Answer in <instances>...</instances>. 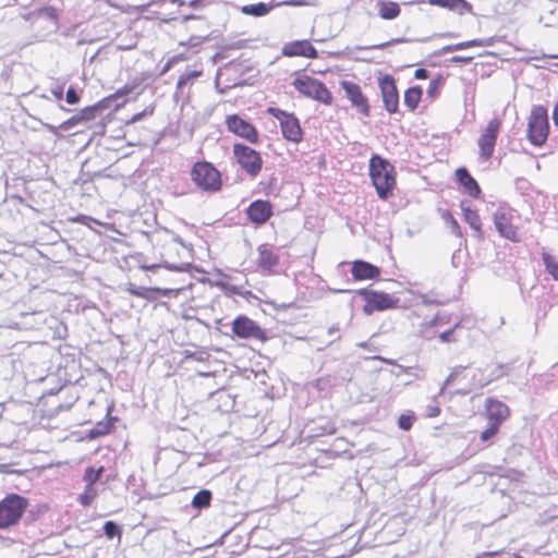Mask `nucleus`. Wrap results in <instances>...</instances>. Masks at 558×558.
Returning a JSON list of instances; mask_svg holds the SVG:
<instances>
[{
    "label": "nucleus",
    "instance_id": "nucleus-58",
    "mask_svg": "<svg viewBox=\"0 0 558 558\" xmlns=\"http://www.w3.org/2000/svg\"><path fill=\"white\" fill-rule=\"evenodd\" d=\"M497 555H499V551H485L478 558H485V557L492 558Z\"/></svg>",
    "mask_w": 558,
    "mask_h": 558
},
{
    "label": "nucleus",
    "instance_id": "nucleus-44",
    "mask_svg": "<svg viewBox=\"0 0 558 558\" xmlns=\"http://www.w3.org/2000/svg\"><path fill=\"white\" fill-rule=\"evenodd\" d=\"M153 112H154V108L147 107L143 111L135 113L126 123L128 124L136 123V122L141 121L144 117L153 114Z\"/></svg>",
    "mask_w": 558,
    "mask_h": 558
},
{
    "label": "nucleus",
    "instance_id": "nucleus-9",
    "mask_svg": "<svg viewBox=\"0 0 558 558\" xmlns=\"http://www.w3.org/2000/svg\"><path fill=\"white\" fill-rule=\"evenodd\" d=\"M357 293L363 296L366 304L363 312L366 315L373 314L375 311H385L395 307L398 300L388 293L377 292L368 289H361Z\"/></svg>",
    "mask_w": 558,
    "mask_h": 558
},
{
    "label": "nucleus",
    "instance_id": "nucleus-64",
    "mask_svg": "<svg viewBox=\"0 0 558 558\" xmlns=\"http://www.w3.org/2000/svg\"><path fill=\"white\" fill-rule=\"evenodd\" d=\"M39 97L45 99V100H49L50 99L47 95H40Z\"/></svg>",
    "mask_w": 558,
    "mask_h": 558
},
{
    "label": "nucleus",
    "instance_id": "nucleus-19",
    "mask_svg": "<svg viewBox=\"0 0 558 558\" xmlns=\"http://www.w3.org/2000/svg\"><path fill=\"white\" fill-rule=\"evenodd\" d=\"M351 274L355 280L375 279L380 270L377 266L365 260H355L352 264Z\"/></svg>",
    "mask_w": 558,
    "mask_h": 558
},
{
    "label": "nucleus",
    "instance_id": "nucleus-11",
    "mask_svg": "<svg viewBox=\"0 0 558 558\" xmlns=\"http://www.w3.org/2000/svg\"><path fill=\"white\" fill-rule=\"evenodd\" d=\"M378 85L386 110L389 113H396L398 111L399 95L393 77L391 75H384L379 77Z\"/></svg>",
    "mask_w": 558,
    "mask_h": 558
},
{
    "label": "nucleus",
    "instance_id": "nucleus-2",
    "mask_svg": "<svg viewBox=\"0 0 558 558\" xmlns=\"http://www.w3.org/2000/svg\"><path fill=\"white\" fill-rule=\"evenodd\" d=\"M28 506L25 497L9 494L0 501V529L4 530L15 525Z\"/></svg>",
    "mask_w": 558,
    "mask_h": 558
},
{
    "label": "nucleus",
    "instance_id": "nucleus-5",
    "mask_svg": "<svg viewBox=\"0 0 558 558\" xmlns=\"http://www.w3.org/2000/svg\"><path fill=\"white\" fill-rule=\"evenodd\" d=\"M292 86L307 98L325 105H330L332 101V95L326 85L314 77L307 75L299 76L292 82Z\"/></svg>",
    "mask_w": 558,
    "mask_h": 558
},
{
    "label": "nucleus",
    "instance_id": "nucleus-63",
    "mask_svg": "<svg viewBox=\"0 0 558 558\" xmlns=\"http://www.w3.org/2000/svg\"><path fill=\"white\" fill-rule=\"evenodd\" d=\"M131 293L136 295V296H142V294L140 292L135 291V290H132Z\"/></svg>",
    "mask_w": 558,
    "mask_h": 558
},
{
    "label": "nucleus",
    "instance_id": "nucleus-37",
    "mask_svg": "<svg viewBox=\"0 0 558 558\" xmlns=\"http://www.w3.org/2000/svg\"><path fill=\"white\" fill-rule=\"evenodd\" d=\"M104 468L94 469L93 466H88L84 473V481L87 482V485H94L101 476Z\"/></svg>",
    "mask_w": 558,
    "mask_h": 558
},
{
    "label": "nucleus",
    "instance_id": "nucleus-60",
    "mask_svg": "<svg viewBox=\"0 0 558 558\" xmlns=\"http://www.w3.org/2000/svg\"><path fill=\"white\" fill-rule=\"evenodd\" d=\"M0 473H9V464L0 463Z\"/></svg>",
    "mask_w": 558,
    "mask_h": 558
},
{
    "label": "nucleus",
    "instance_id": "nucleus-51",
    "mask_svg": "<svg viewBox=\"0 0 558 558\" xmlns=\"http://www.w3.org/2000/svg\"><path fill=\"white\" fill-rule=\"evenodd\" d=\"M429 76V72L426 69H417L415 70L414 77L417 80H426Z\"/></svg>",
    "mask_w": 558,
    "mask_h": 558
},
{
    "label": "nucleus",
    "instance_id": "nucleus-12",
    "mask_svg": "<svg viewBox=\"0 0 558 558\" xmlns=\"http://www.w3.org/2000/svg\"><path fill=\"white\" fill-rule=\"evenodd\" d=\"M226 124L230 132L245 138L250 143H256L258 141V133L255 126L238 114L228 116Z\"/></svg>",
    "mask_w": 558,
    "mask_h": 558
},
{
    "label": "nucleus",
    "instance_id": "nucleus-43",
    "mask_svg": "<svg viewBox=\"0 0 558 558\" xmlns=\"http://www.w3.org/2000/svg\"><path fill=\"white\" fill-rule=\"evenodd\" d=\"M414 417L412 415L402 414L398 420V426L402 430H409L413 425Z\"/></svg>",
    "mask_w": 558,
    "mask_h": 558
},
{
    "label": "nucleus",
    "instance_id": "nucleus-33",
    "mask_svg": "<svg viewBox=\"0 0 558 558\" xmlns=\"http://www.w3.org/2000/svg\"><path fill=\"white\" fill-rule=\"evenodd\" d=\"M441 218L445 221V223L448 226L450 231L456 236H459V238L462 236V231H461V228H460L458 221L454 219V217L448 210H444L441 213Z\"/></svg>",
    "mask_w": 558,
    "mask_h": 558
},
{
    "label": "nucleus",
    "instance_id": "nucleus-24",
    "mask_svg": "<svg viewBox=\"0 0 558 558\" xmlns=\"http://www.w3.org/2000/svg\"><path fill=\"white\" fill-rule=\"evenodd\" d=\"M488 43L484 39H472L468 41L458 43L454 45H447L436 52V56H442L452 51L464 50L471 47H485Z\"/></svg>",
    "mask_w": 558,
    "mask_h": 558
},
{
    "label": "nucleus",
    "instance_id": "nucleus-20",
    "mask_svg": "<svg viewBox=\"0 0 558 558\" xmlns=\"http://www.w3.org/2000/svg\"><path fill=\"white\" fill-rule=\"evenodd\" d=\"M490 384L489 375L485 374V371L483 368H476L474 369L471 379H470V388L465 390H459L457 393L460 395H468L472 390L483 389L487 385Z\"/></svg>",
    "mask_w": 558,
    "mask_h": 558
},
{
    "label": "nucleus",
    "instance_id": "nucleus-3",
    "mask_svg": "<svg viewBox=\"0 0 558 558\" xmlns=\"http://www.w3.org/2000/svg\"><path fill=\"white\" fill-rule=\"evenodd\" d=\"M549 123L547 109L543 106H534L527 122V138L534 146H542L547 141Z\"/></svg>",
    "mask_w": 558,
    "mask_h": 558
},
{
    "label": "nucleus",
    "instance_id": "nucleus-54",
    "mask_svg": "<svg viewBox=\"0 0 558 558\" xmlns=\"http://www.w3.org/2000/svg\"><path fill=\"white\" fill-rule=\"evenodd\" d=\"M473 60L472 57L454 56L451 61L454 63H470Z\"/></svg>",
    "mask_w": 558,
    "mask_h": 558
},
{
    "label": "nucleus",
    "instance_id": "nucleus-50",
    "mask_svg": "<svg viewBox=\"0 0 558 558\" xmlns=\"http://www.w3.org/2000/svg\"><path fill=\"white\" fill-rule=\"evenodd\" d=\"M328 336L330 338H332V340L330 341V343L335 340H338L340 339V328L338 325H332L331 327H329L328 329Z\"/></svg>",
    "mask_w": 558,
    "mask_h": 558
},
{
    "label": "nucleus",
    "instance_id": "nucleus-7",
    "mask_svg": "<svg viewBox=\"0 0 558 558\" xmlns=\"http://www.w3.org/2000/svg\"><path fill=\"white\" fill-rule=\"evenodd\" d=\"M501 128V120L498 118L492 119L483 133L477 140L480 158L483 161H488L494 154L498 134Z\"/></svg>",
    "mask_w": 558,
    "mask_h": 558
},
{
    "label": "nucleus",
    "instance_id": "nucleus-1",
    "mask_svg": "<svg viewBox=\"0 0 558 558\" xmlns=\"http://www.w3.org/2000/svg\"><path fill=\"white\" fill-rule=\"evenodd\" d=\"M369 177L381 199H387L396 186L393 166L379 155H373L369 159Z\"/></svg>",
    "mask_w": 558,
    "mask_h": 558
},
{
    "label": "nucleus",
    "instance_id": "nucleus-35",
    "mask_svg": "<svg viewBox=\"0 0 558 558\" xmlns=\"http://www.w3.org/2000/svg\"><path fill=\"white\" fill-rule=\"evenodd\" d=\"M465 369L466 367L462 365L454 366L449 376L444 381L442 386L440 387L439 395H442L445 389L451 384H453L463 374Z\"/></svg>",
    "mask_w": 558,
    "mask_h": 558
},
{
    "label": "nucleus",
    "instance_id": "nucleus-55",
    "mask_svg": "<svg viewBox=\"0 0 558 558\" xmlns=\"http://www.w3.org/2000/svg\"><path fill=\"white\" fill-rule=\"evenodd\" d=\"M283 4L300 7V5L305 4V1L304 0H289V1H284Z\"/></svg>",
    "mask_w": 558,
    "mask_h": 558
},
{
    "label": "nucleus",
    "instance_id": "nucleus-21",
    "mask_svg": "<svg viewBox=\"0 0 558 558\" xmlns=\"http://www.w3.org/2000/svg\"><path fill=\"white\" fill-rule=\"evenodd\" d=\"M428 2L433 5L457 12L460 15L472 10V5L465 0H428Z\"/></svg>",
    "mask_w": 558,
    "mask_h": 558
},
{
    "label": "nucleus",
    "instance_id": "nucleus-18",
    "mask_svg": "<svg viewBox=\"0 0 558 558\" xmlns=\"http://www.w3.org/2000/svg\"><path fill=\"white\" fill-rule=\"evenodd\" d=\"M457 181L464 189V192L473 198H478L482 191L476 180L470 174L468 169L459 168L456 171Z\"/></svg>",
    "mask_w": 558,
    "mask_h": 558
},
{
    "label": "nucleus",
    "instance_id": "nucleus-10",
    "mask_svg": "<svg viewBox=\"0 0 558 558\" xmlns=\"http://www.w3.org/2000/svg\"><path fill=\"white\" fill-rule=\"evenodd\" d=\"M345 93V97L350 100L351 105L363 116L368 117L371 107L367 98L364 96L361 87L350 81H342L340 83Z\"/></svg>",
    "mask_w": 558,
    "mask_h": 558
},
{
    "label": "nucleus",
    "instance_id": "nucleus-39",
    "mask_svg": "<svg viewBox=\"0 0 558 558\" xmlns=\"http://www.w3.org/2000/svg\"><path fill=\"white\" fill-rule=\"evenodd\" d=\"M142 78H134L131 83L125 84L122 88L118 89V96H126L133 93L142 84Z\"/></svg>",
    "mask_w": 558,
    "mask_h": 558
},
{
    "label": "nucleus",
    "instance_id": "nucleus-49",
    "mask_svg": "<svg viewBox=\"0 0 558 558\" xmlns=\"http://www.w3.org/2000/svg\"><path fill=\"white\" fill-rule=\"evenodd\" d=\"M439 89V82L437 80L430 81L428 88H427V95L429 97H435L438 94Z\"/></svg>",
    "mask_w": 558,
    "mask_h": 558
},
{
    "label": "nucleus",
    "instance_id": "nucleus-47",
    "mask_svg": "<svg viewBox=\"0 0 558 558\" xmlns=\"http://www.w3.org/2000/svg\"><path fill=\"white\" fill-rule=\"evenodd\" d=\"M456 327H458V324H457L453 328L448 329V330H446V331L441 332V333L439 335V339H440V341H441V342H444V343H447V342H453V341H456V339H454V337H453L454 328H456Z\"/></svg>",
    "mask_w": 558,
    "mask_h": 558
},
{
    "label": "nucleus",
    "instance_id": "nucleus-56",
    "mask_svg": "<svg viewBox=\"0 0 558 558\" xmlns=\"http://www.w3.org/2000/svg\"><path fill=\"white\" fill-rule=\"evenodd\" d=\"M421 299H422V303H423V304H434V303H436V301H435V300L430 299V298H429L428 295H426V294H423V295L421 296Z\"/></svg>",
    "mask_w": 558,
    "mask_h": 558
},
{
    "label": "nucleus",
    "instance_id": "nucleus-62",
    "mask_svg": "<svg viewBox=\"0 0 558 558\" xmlns=\"http://www.w3.org/2000/svg\"><path fill=\"white\" fill-rule=\"evenodd\" d=\"M357 347L363 348V349H367L368 348V342H366V341L360 342V343H357Z\"/></svg>",
    "mask_w": 558,
    "mask_h": 558
},
{
    "label": "nucleus",
    "instance_id": "nucleus-38",
    "mask_svg": "<svg viewBox=\"0 0 558 558\" xmlns=\"http://www.w3.org/2000/svg\"><path fill=\"white\" fill-rule=\"evenodd\" d=\"M104 533H105V535L108 538L112 539L116 536H120L121 535V529H120V526L116 522L107 521L104 524Z\"/></svg>",
    "mask_w": 558,
    "mask_h": 558
},
{
    "label": "nucleus",
    "instance_id": "nucleus-25",
    "mask_svg": "<svg viewBox=\"0 0 558 558\" xmlns=\"http://www.w3.org/2000/svg\"><path fill=\"white\" fill-rule=\"evenodd\" d=\"M378 15L384 20H393L399 16L401 10L397 2L379 0L377 2Z\"/></svg>",
    "mask_w": 558,
    "mask_h": 558
},
{
    "label": "nucleus",
    "instance_id": "nucleus-45",
    "mask_svg": "<svg viewBox=\"0 0 558 558\" xmlns=\"http://www.w3.org/2000/svg\"><path fill=\"white\" fill-rule=\"evenodd\" d=\"M65 101L69 104V105H75L80 101V96L78 94L76 93V90L74 89V87H70L68 90H66V95H65Z\"/></svg>",
    "mask_w": 558,
    "mask_h": 558
},
{
    "label": "nucleus",
    "instance_id": "nucleus-4",
    "mask_svg": "<svg viewBox=\"0 0 558 558\" xmlns=\"http://www.w3.org/2000/svg\"><path fill=\"white\" fill-rule=\"evenodd\" d=\"M191 179L204 191L216 192L221 187L220 172L207 161H198L193 166Z\"/></svg>",
    "mask_w": 558,
    "mask_h": 558
},
{
    "label": "nucleus",
    "instance_id": "nucleus-34",
    "mask_svg": "<svg viewBox=\"0 0 558 558\" xmlns=\"http://www.w3.org/2000/svg\"><path fill=\"white\" fill-rule=\"evenodd\" d=\"M97 489L94 485H86L84 492L80 495L78 500L82 506L88 507L97 497Z\"/></svg>",
    "mask_w": 558,
    "mask_h": 558
},
{
    "label": "nucleus",
    "instance_id": "nucleus-59",
    "mask_svg": "<svg viewBox=\"0 0 558 558\" xmlns=\"http://www.w3.org/2000/svg\"><path fill=\"white\" fill-rule=\"evenodd\" d=\"M108 430L107 429H99L98 427L97 428H94L92 430V435L94 436H98V435H102V434H106Z\"/></svg>",
    "mask_w": 558,
    "mask_h": 558
},
{
    "label": "nucleus",
    "instance_id": "nucleus-27",
    "mask_svg": "<svg viewBox=\"0 0 558 558\" xmlns=\"http://www.w3.org/2000/svg\"><path fill=\"white\" fill-rule=\"evenodd\" d=\"M398 41H400V40L396 39V40H391V41H387V43H383V44H378V45H372V46H355L354 48L348 47L347 54L353 60L369 62L371 61L369 58L355 56L354 52L357 50L384 49L387 46L391 45L392 43H398Z\"/></svg>",
    "mask_w": 558,
    "mask_h": 558
},
{
    "label": "nucleus",
    "instance_id": "nucleus-22",
    "mask_svg": "<svg viewBox=\"0 0 558 558\" xmlns=\"http://www.w3.org/2000/svg\"><path fill=\"white\" fill-rule=\"evenodd\" d=\"M461 208L463 211L464 221L471 227V229L474 231V235L477 239L483 238V231H482V222L481 218L476 210H473L470 207L464 206V203L461 204Z\"/></svg>",
    "mask_w": 558,
    "mask_h": 558
},
{
    "label": "nucleus",
    "instance_id": "nucleus-61",
    "mask_svg": "<svg viewBox=\"0 0 558 558\" xmlns=\"http://www.w3.org/2000/svg\"><path fill=\"white\" fill-rule=\"evenodd\" d=\"M202 2H203V0H192L189 4L192 8H198Z\"/></svg>",
    "mask_w": 558,
    "mask_h": 558
},
{
    "label": "nucleus",
    "instance_id": "nucleus-30",
    "mask_svg": "<svg viewBox=\"0 0 558 558\" xmlns=\"http://www.w3.org/2000/svg\"><path fill=\"white\" fill-rule=\"evenodd\" d=\"M213 495L210 490L202 489L195 494L192 506L196 509L207 508L210 505Z\"/></svg>",
    "mask_w": 558,
    "mask_h": 558
},
{
    "label": "nucleus",
    "instance_id": "nucleus-48",
    "mask_svg": "<svg viewBox=\"0 0 558 558\" xmlns=\"http://www.w3.org/2000/svg\"><path fill=\"white\" fill-rule=\"evenodd\" d=\"M63 85L62 84H54L50 88V93L57 100H61L63 98Z\"/></svg>",
    "mask_w": 558,
    "mask_h": 558
},
{
    "label": "nucleus",
    "instance_id": "nucleus-13",
    "mask_svg": "<svg viewBox=\"0 0 558 558\" xmlns=\"http://www.w3.org/2000/svg\"><path fill=\"white\" fill-rule=\"evenodd\" d=\"M511 213L505 208H499L494 214V223L499 234L510 241H519L518 230L511 222Z\"/></svg>",
    "mask_w": 558,
    "mask_h": 558
},
{
    "label": "nucleus",
    "instance_id": "nucleus-28",
    "mask_svg": "<svg viewBox=\"0 0 558 558\" xmlns=\"http://www.w3.org/2000/svg\"><path fill=\"white\" fill-rule=\"evenodd\" d=\"M202 74H203L202 70H193V71L183 73L177 82V93H179V92L183 93L184 88L186 86H192L195 83V81L199 76H202Z\"/></svg>",
    "mask_w": 558,
    "mask_h": 558
},
{
    "label": "nucleus",
    "instance_id": "nucleus-40",
    "mask_svg": "<svg viewBox=\"0 0 558 558\" xmlns=\"http://www.w3.org/2000/svg\"><path fill=\"white\" fill-rule=\"evenodd\" d=\"M97 107H86L82 109L76 116L80 118V122L94 120L96 117Z\"/></svg>",
    "mask_w": 558,
    "mask_h": 558
},
{
    "label": "nucleus",
    "instance_id": "nucleus-17",
    "mask_svg": "<svg viewBox=\"0 0 558 558\" xmlns=\"http://www.w3.org/2000/svg\"><path fill=\"white\" fill-rule=\"evenodd\" d=\"M486 413L489 423H496L500 427L501 423L509 416V408L501 401L487 399Z\"/></svg>",
    "mask_w": 558,
    "mask_h": 558
},
{
    "label": "nucleus",
    "instance_id": "nucleus-16",
    "mask_svg": "<svg viewBox=\"0 0 558 558\" xmlns=\"http://www.w3.org/2000/svg\"><path fill=\"white\" fill-rule=\"evenodd\" d=\"M281 132L287 141L300 143L303 140V131L301 129L299 119L290 113L280 123Z\"/></svg>",
    "mask_w": 558,
    "mask_h": 558
},
{
    "label": "nucleus",
    "instance_id": "nucleus-42",
    "mask_svg": "<svg viewBox=\"0 0 558 558\" xmlns=\"http://www.w3.org/2000/svg\"><path fill=\"white\" fill-rule=\"evenodd\" d=\"M499 426H497L496 423L488 422V427L481 433V440L484 442L488 441L497 434Z\"/></svg>",
    "mask_w": 558,
    "mask_h": 558
},
{
    "label": "nucleus",
    "instance_id": "nucleus-14",
    "mask_svg": "<svg viewBox=\"0 0 558 558\" xmlns=\"http://www.w3.org/2000/svg\"><path fill=\"white\" fill-rule=\"evenodd\" d=\"M286 57H306L315 59L318 57L317 49L308 40H295L288 43L282 48Z\"/></svg>",
    "mask_w": 558,
    "mask_h": 558
},
{
    "label": "nucleus",
    "instance_id": "nucleus-32",
    "mask_svg": "<svg viewBox=\"0 0 558 558\" xmlns=\"http://www.w3.org/2000/svg\"><path fill=\"white\" fill-rule=\"evenodd\" d=\"M40 123L44 125V128H46L50 133L52 134H57L58 133V130L61 129L63 131H69L71 130L74 125H76L77 123H80V118H77V116H74L70 119H68L66 121L62 122L59 126H56V125H52V124H49V123H44L43 121H40Z\"/></svg>",
    "mask_w": 558,
    "mask_h": 558
},
{
    "label": "nucleus",
    "instance_id": "nucleus-15",
    "mask_svg": "<svg viewBox=\"0 0 558 558\" xmlns=\"http://www.w3.org/2000/svg\"><path fill=\"white\" fill-rule=\"evenodd\" d=\"M246 214L250 221L255 225H263L271 217L272 207L268 201L257 199L250 204Z\"/></svg>",
    "mask_w": 558,
    "mask_h": 558
},
{
    "label": "nucleus",
    "instance_id": "nucleus-31",
    "mask_svg": "<svg viewBox=\"0 0 558 558\" xmlns=\"http://www.w3.org/2000/svg\"><path fill=\"white\" fill-rule=\"evenodd\" d=\"M37 16L41 20L49 22L54 29L58 28V10L52 7L40 9L37 13Z\"/></svg>",
    "mask_w": 558,
    "mask_h": 558
},
{
    "label": "nucleus",
    "instance_id": "nucleus-8",
    "mask_svg": "<svg viewBox=\"0 0 558 558\" xmlns=\"http://www.w3.org/2000/svg\"><path fill=\"white\" fill-rule=\"evenodd\" d=\"M232 332L240 339H255L262 342L268 340L266 331L253 319L244 315H239L233 319Z\"/></svg>",
    "mask_w": 558,
    "mask_h": 558
},
{
    "label": "nucleus",
    "instance_id": "nucleus-52",
    "mask_svg": "<svg viewBox=\"0 0 558 558\" xmlns=\"http://www.w3.org/2000/svg\"><path fill=\"white\" fill-rule=\"evenodd\" d=\"M165 267L169 270H174V271H184L187 267V265L185 264H181V265H175V264H166Z\"/></svg>",
    "mask_w": 558,
    "mask_h": 558
},
{
    "label": "nucleus",
    "instance_id": "nucleus-57",
    "mask_svg": "<svg viewBox=\"0 0 558 558\" xmlns=\"http://www.w3.org/2000/svg\"><path fill=\"white\" fill-rule=\"evenodd\" d=\"M553 120L556 125H558V101L555 105L554 111H553Z\"/></svg>",
    "mask_w": 558,
    "mask_h": 558
},
{
    "label": "nucleus",
    "instance_id": "nucleus-41",
    "mask_svg": "<svg viewBox=\"0 0 558 558\" xmlns=\"http://www.w3.org/2000/svg\"><path fill=\"white\" fill-rule=\"evenodd\" d=\"M506 368H508V365L501 363L497 364L488 374L490 383L504 377L507 374Z\"/></svg>",
    "mask_w": 558,
    "mask_h": 558
},
{
    "label": "nucleus",
    "instance_id": "nucleus-36",
    "mask_svg": "<svg viewBox=\"0 0 558 558\" xmlns=\"http://www.w3.org/2000/svg\"><path fill=\"white\" fill-rule=\"evenodd\" d=\"M543 260L548 274L551 275L555 280H558V263L556 259L551 255L544 253Z\"/></svg>",
    "mask_w": 558,
    "mask_h": 558
},
{
    "label": "nucleus",
    "instance_id": "nucleus-53",
    "mask_svg": "<svg viewBox=\"0 0 558 558\" xmlns=\"http://www.w3.org/2000/svg\"><path fill=\"white\" fill-rule=\"evenodd\" d=\"M440 413V409L437 405H429L427 408V416L428 417H436Z\"/></svg>",
    "mask_w": 558,
    "mask_h": 558
},
{
    "label": "nucleus",
    "instance_id": "nucleus-29",
    "mask_svg": "<svg viewBox=\"0 0 558 558\" xmlns=\"http://www.w3.org/2000/svg\"><path fill=\"white\" fill-rule=\"evenodd\" d=\"M422 97V88L414 86L407 89L404 94V104L410 110L416 109Z\"/></svg>",
    "mask_w": 558,
    "mask_h": 558
},
{
    "label": "nucleus",
    "instance_id": "nucleus-46",
    "mask_svg": "<svg viewBox=\"0 0 558 558\" xmlns=\"http://www.w3.org/2000/svg\"><path fill=\"white\" fill-rule=\"evenodd\" d=\"M268 112L281 123L290 113L279 108L270 107Z\"/></svg>",
    "mask_w": 558,
    "mask_h": 558
},
{
    "label": "nucleus",
    "instance_id": "nucleus-23",
    "mask_svg": "<svg viewBox=\"0 0 558 558\" xmlns=\"http://www.w3.org/2000/svg\"><path fill=\"white\" fill-rule=\"evenodd\" d=\"M258 266L264 270H270L278 264V256L265 245L258 248Z\"/></svg>",
    "mask_w": 558,
    "mask_h": 558
},
{
    "label": "nucleus",
    "instance_id": "nucleus-26",
    "mask_svg": "<svg viewBox=\"0 0 558 558\" xmlns=\"http://www.w3.org/2000/svg\"><path fill=\"white\" fill-rule=\"evenodd\" d=\"M271 5L265 3V2H258V3H252V4H245L240 8V11L245 15H252V16H264L269 13L271 10Z\"/></svg>",
    "mask_w": 558,
    "mask_h": 558
},
{
    "label": "nucleus",
    "instance_id": "nucleus-6",
    "mask_svg": "<svg viewBox=\"0 0 558 558\" xmlns=\"http://www.w3.org/2000/svg\"><path fill=\"white\" fill-rule=\"evenodd\" d=\"M233 154L242 169L251 177H256L263 167V159L258 151L244 145L234 144Z\"/></svg>",
    "mask_w": 558,
    "mask_h": 558
}]
</instances>
